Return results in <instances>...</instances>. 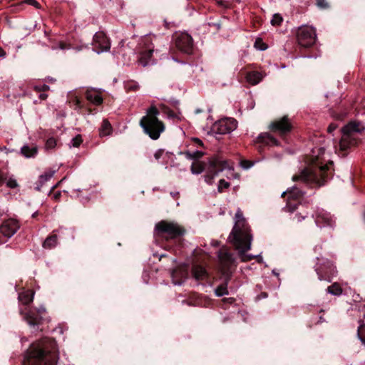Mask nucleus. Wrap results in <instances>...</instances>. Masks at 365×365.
Wrapping results in <instances>:
<instances>
[{
  "label": "nucleus",
  "mask_w": 365,
  "mask_h": 365,
  "mask_svg": "<svg viewBox=\"0 0 365 365\" xmlns=\"http://www.w3.org/2000/svg\"><path fill=\"white\" fill-rule=\"evenodd\" d=\"M56 140L53 138H48L45 144V148L46 150H51L56 147Z\"/></svg>",
  "instance_id": "obj_35"
},
{
  "label": "nucleus",
  "mask_w": 365,
  "mask_h": 365,
  "mask_svg": "<svg viewBox=\"0 0 365 365\" xmlns=\"http://www.w3.org/2000/svg\"><path fill=\"white\" fill-rule=\"evenodd\" d=\"M39 98L42 100H45L47 98V95L44 93H41L39 96Z\"/></svg>",
  "instance_id": "obj_49"
},
{
  "label": "nucleus",
  "mask_w": 365,
  "mask_h": 365,
  "mask_svg": "<svg viewBox=\"0 0 365 365\" xmlns=\"http://www.w3.org/2000/svg\"><path fill=\"white\" fill-rule=\"evenodd\" d=\"M283 21V18L279 14H275L273 15L272 19L271 20V24L273 26H279Z\"/></svg>",
  "instance_id": "obj_34"
},
{
  "label": "nucleus",
  "mask_w": 365,
  "mask_h": 365,
  "mask_svg": "<svg viewBox=\"0 0 365 365\" xmlns=\"http://www.w3.org/2000/svg\"><path fill=\"white\" fill-rule=\"evenodd\" d=\"M361 343L365 346V336L359 337Z\"/></svg>",
  "instance_id": "obj_51"
},
{
  "label": "nucleus",
  "mask_w": 365,
  "mask_h": 365,
  "mask_svg": "<svg viewBox=\"0 0 365 365\" xmlns=\"http://www.w3.org/2000/svg\"><path fill=\"white\" fill-rule=\"evenodd\" d=\"M6 52L5 51L1 48L0 47V58H4L6 56Z\"/></svg>",
  "instance_id": "obj_47"
},
{
  "label": "nucleus",
  "mask_w": 365,
  "mask_h": 365,
  "mask_svg": "<svg viewBox=\"0 0 365 365\" xmlns=\"http://www.w3.org/2000/svg\"><path fill=\"white\" fill-rule=\"evenodd\" d=\"M233 170L232 164L229 163L227 161L222 159L219 157L212 158L209 163V167L207 168V173L205 175V181L212 185L214 178L218 175V174L225 170Z\"/></svg>",
  "instance_id": "obj_6"
},
{
  "label": "nucleus",
  "mask_w": 365,
  "mask_h": 365,
  "mask_svg": "<svg viewBox=\"0 0 365 365\" xmlns=\"http://www.w3.org/2000/svg\"><path fill=\"white\" fill-rule=\"evenodd\" d=\"M358 337L365 336V324L361 325L358 329Z\"/></svg>",
  "instance_id": "obj_40"
},
{
  "label": "nucleus",
  "mask_w": 365,
  "mask_h": 365,
  "mask_svg": "<svg viewBox=\"0 0 365 365\" xmlns=\"http://www.w3.org/2000/svg\"><path fill=\"white\" fill-rule=\"evenodd\" d=\"M185 155L186 158L188 159L197 160V159L200 158L202 156L203 153L201 151H198V150L193 151V152L187 151V152L185 153Z\"/></svg>",
  "instance_id": "obj_33"
},
{
  "label": "nucleus",
  "mask_w": 365,
  "mask_h": 365,
  "mask_svg": "<svg viewBox=\"0 0 365 365\" xmlns=\"http://www.w3.org/2000/svg\"><path fill=\"white\" fill-rule=\"evenodd\" d=\"M46 312V309L43 307H40L37 309H31L28 312H25L22 309H20V314L24 315V319L31 327H35L39 324L41 319L42 314Z\"/></svg>",
  "instance_id": "obj_12"
},
{
  "label": "nucleus",
  "mask_w": 365,
  "mask_h": 365,
  "mask_svg": "<svg viewBox=\"0 0 365 365\" xmlns=\"http://www.w3.org/2000/svg\"><path fill=\"white\" fill-rule=\"evenodd\" d=\"M155 231L157 235L165 237L167 239L175 238L182 235L185 230L178 223L162 220L157 223L155 227Z\"/></svg>",
  "instance_id": "obj_7"
},
{
  "label": "nucleus",
  "mask_w": 365,
  "mask_h": 365,
  "mask_svg": "<svg viewBox=\"0 0 365 365\" xmlns=\"http://www.w3.org/2000/svg\"><path fill=\"white\" fill-rule=\"evenodd\" d=\"M304 194V192L296 186H294L290 189H288L286 191H284L282 193V197L288 195L287 203L285 207V209H287L289 212L294 211L297 208V205L294 204V205H292L291 200H298L303 197Z\"/></svg>",
  "instance_id": "obj_16"
},
{
  "label": "nucleus",
  "mask_w": 365,
  "mask_h": 365,
  "mask_svg": "<svg viewBox=\"0 0 365 365\" xmlns=\"http://www.w3.org/2000/svg\"><path fill=\"white\" fill-rule=\"evenodd\" d=\"M6 183V186L9 188H16L18 186L16 180L13 177H8V175L0 171V185Z\"/></svg>",
  "instance_id": "obj_22"
},
{
  "label": "nucleus",
  "mask_w": 365,
  "mask_h": 365,
  "mask_svg": "<svg viewBox=\"0 0 365 365\" xmlns=\"http://www.w3.org/2000/svg\"><path fill=\"white\" fill-rule=\"evenodd\" d=\"M55 170H48L45 172L39 177V183L42 186L46 182L49 180L55 174Z\"/></svg>",
  "instance_id": "obj_31"
},
{
  "label": "nucleus",
  "mask_w": 365,
  "mask_h": 365,
  "mask_svg": "<svg viewBox=\"0 0 365 365\" xmlns=\"http://www.w3.org/2000/svg\"><path fill=\"white\" fill-rule=\"evenodd\" d=\"M258 140L259 142L269 145H277V140L267 133L260 134L258 137Z\"/></svg>",
  "instance_id": "obj_25"
},
{
  "label": "nucleus",
  "mask_w": 365,
  "mask_h": 365,
  "mask_svg": "<svg viewBox=\"0 0 365 365\" xmlns=\"http://www.w3.org/2000/svg\"><path fill=\"white\" fill-rule=\"evenodd\" d=\"M86 97L88 101L94 105L98 106L103 103V98L100 91L94 88L88 89L86 92Z\"/></svg>",
  "instance_id": "obj_20"
},
{
  "label": "nucleus",
  "mask_w": 365,
  "mask_h": 365,
  "mask_svg": "<svg viewBox=\"0 0 365 365\" xmlns=\"http://www.w3.org/2000/svg\"><path fill=\"white\" fill-rule=\"evenodd\" d=\"M218 4H219L220 5H222V6H225V5L224 4V3H223L222 1H218Z\"/></svg>",
  "instance_id": "obj_54"
},
{
  "label": "nucleus",
  "mask_w": 365,
  "mask_h": 365,
  "mask_svg": "<svg viewBox=\"0 0 365 365\" xmlns=\"http://www.w3.org/2000/svg\"><path fill=\"white\" fill-rule=\"evenodd\" d=\"M237 122L232 118H225L215 122L212 131L215 134L225 135L231 133L237 128Z\"/></svg>",
  "instance_id": "obj_11"
},
{
  "label": "nucleus",
  "mask_w": 365,
  "mask_h": 365,
  "mask_svg": "<svg viewBox=\"0 0 365 365\" xmlns=\"http://www.w3.org/2000/svg\"><path fill=\"white\" fill-rule=\"evenodd\" d=\"M158 41L156 36H148L144 40L145 47L140 52L138 62L143 66H146L150 63H153V54L158 50L155 49V44Z\"/></svg>",
  "instance_id": "obj_8"
},
{
  "label": "nucleus",
  "mask_w": 365,
  "mask_h": 365,
  "mask_svg": "<svg viewBox=\"0 0 365 365\" xmlns=\"http://www.w3.org/2000/svg\"><path fill=\"white\" fill-rule=\"evenodd\" d=\"M316 272L320 281L324 280L330 282L337 274L336 267L328 259L319 263L316 267Z\"/></svg>",
  "instance_id": "obj_10"
},
{
  "label": "nucleus",
  "mask_w": 365,
  "mask_h": 365,
  "mask_svg": "<svg viewBox=\"0 0 365 365\" xmlns=\"http://www.w3.org/2000/svg\"><path fill=\"white\" fill-rule=\"evenodd\" d=\"M204 170V166L200 162H195L191 166V172L192 174H200Z\"/></svg>",
  "instance_id": "obj_32"
},
{
  "label": "nucleus",
  "mask_w": 365,
  "mask_h": 365,
  "mask_svg": "<svg viewBox=\"0 0 365 365\" xmlns=\"http://www.w3.org/2000/svg\"><path fill=\"white\" fill-rule=\"evenodd\" d=\"M296 217H297V220L299 222L302 221L304 217H302L300 215H296Z\"/></svg>",
  "instance_id": "obj_50"
},
{
  "label": "nucleus",
  "mask_w": 365,
  "mask_h": 365,
  "mask_svg": "<svg viewBox=\"0 0 365 365\" xmlns=\"http://www.w3.org/2000/svg\"><path fill=\"white\" fill-rule=\"evenodd\" d=\"M192 274L197 280H203L207 275L205 269L200 265H195L192 267Z\"/></svg>",
  "instance_id": "obj_24"
},
{
  "label": "nucleus",
  "mask_w": 365,
  "mask_h": 365,
  "mask_svg": "<svg viewBox=\"0 0 365 365\" xmlns=\"http://www.w3.org/2000/svg\"><path fill=\"white\" fill-rule=\"evenodd\" d=\"M60 48L61 49H66V46L63 43H60Z\"/></svg>",
  "instance_id": "obj_52"
},
{
  "label": "nucleus",
  "mask_w": 365,
  "mask_h": 365,
  "mask_svg": "<svg viewBox=\"0 0 365 365\" xmlns=\"http://www.w3.org/2000/svg\"><path fill=\"white\" fill-rule=\"evenodd\" d=\"M34 297V292L32 290H24L19 294V300L22 304L27 305L33 302Z\"/></svg>",
  "instance_id": "obj_21"
},
{
  "label": "nucleus",
  "mask_w": 365,
  "mask_h": 365,
  "mask_svg": "<svg viewBox=\"0 0 365 365\" xmlns=\"http://www.w3.org/2000/svg\"><path fill=\"white\" fill-rule=\"evenodd\" d=\"M175 45L182 52L190 54L193 49V43L191 36L187 33H181L176 36Z\"/></svg>",
  "instance_id": "obj_13"
},
{
  "label": "nucleus",
  "mask_w": 365,
  "mask_h": 365,
  "mask_svg": "<svg viewBox=\"0 0 365 365\" xmlns=\"http://www.w3.org/2000/svg\"><path fill=\"white\" fill-rule=\"evenodd\" d=\"M171 195H173V196H175V195H178V192H176V193H171Z\"/></svg>",
  "instance_id": "obj_55"
},
{
  "label": "nucleus",
  "mask_w": 365,
  "mask_h": 365,
  "mask_svg": "<svg viewBox=\"0 0 365 365\" xmlns=\"http://www.w3.org/2000/svg\"><path fill=\"white\" fill-rule=\"evenodd\" d=\"M162 153H163V151H161V150H158L157 152H155V153L154 154L155 158L156 160H158L160 158Z\"/></svg>",
  "instance_id": "obj_46"
},
{
  "label": "nucleus",
  "mask_w": 365,
  "mask_h": 365,
  "mask_svg": "<svg viewBox=\"0 0 365 365\" xmlns=\"http://www.w3.org/2000/svg\"><path fill=\"white\" fill-rule=\"evenodd\" d=\"M316 3L319 8L326 9L328 7V3L326 0H316Z\"/></svg>",
  "instance_id": "obj_38"
},
{
  "label": "nucleus",
  "mask_w": 365,
  "mask_h": 365,
  "mask_svg": "<svg viewBox=\"0 0 365 365\" xmlns=\"http://www.w3.org/2000/svg\"><path fill=\"white\" fill-rule=\"evenodd\" d=\"M57 235H52L48 237L43 243V247L46 249H51L57 245Z\"/></svg>",
  "instance_id": "obj_28"
},
{
  "label": "nucleus",
  "mask_w": 365,
  "mask_h": 365,
  "mask_svg": "<svg viewBox=\"0 0 365 365\" xmlns=\"http://www.w3.org/2000/svg\"><path fill=\"white\" fill-rule=\"evenodd\" d=\"M229 240L239 251V255L242 262H248L259 257L258 255L245 254L251 248L252 236L250 233V228L240 209H238L235 214V225L229 236Z\"/></svg>",
  "instance_id": "obj_2"
},
{
  "label": "nucleus",
  "mask_w": 365,
  "mask_h": 365,
  "mask_svg": "<svg viewBox=\"0 0 365 365\" xmlns=\"http://www.w3.org/2000/svg\"><path fill=\"white\" fill-rule=\"evenodd\" d=\"M126 88L128 90H133L135 91L139 88V86L136 83H128L126 85Z\"/></svg>",
  "instance_id": "obj_41"
},
{
  "label": "nucleus",
  "mask_w": 365,
  "mask_h": 365,
  "mask_svg": "<svg viewBox=\"0 0 365 365\" xmlns=\"http://www.w3.org/2000/svg\"><path fill=\"white\" fill-rule=\"evenodd\" d=\"M327 291L329 294L334 296H339L343 292L340 284L337 282H334L331 286L328 287Z\"/></svg>",
  "instance_id": "obj_29"
},
{
  "label": "nucleus",
  "mask_w": 365,
  "mask_h": 365,
  "mask_svg": "<svg viewBox=\"0 0 365 365\" xmlns=\"http://www.w3.org/2000/svg\"><path fill=\"white\" fill-rule=\"evenodd\" d=\"M314 217L315 222L319 227L332 226L334 222L333 217L330 215V213L327 212L323 209L317 210Z\"/></svg>",
  "instance_id": "obj_18"
},
{
  "label": "nucleus",
  "mask_w": 365,
  "mask_h": 365,
  "mask_svg": "<svg viewBox=\"0 0 365 365\" xmlns=\"http://www.w3.org/2000/svg\"><path fill=\"white\" fill-rule=\"evenodd\" d=\"M323 148H316L312 150V166L304 168L298 175L292 177L293 181H300L310 186L320 187L327 180L329 175V165H322V156L324 154Z\"/></svg>",
  "instance_id": "obj_1"
},
{
  "label": "nucleus",
  "mask_w": 365,
  "mask_h": 365,
  "mask_svg": "<svg viewBox=\"0 0 365 365\" xmlns=\"http://www.w3.org/2000/svg\"><path fill=\"white\" fill-rule=\"evenodd\" d=\"M19 222L14 219H8L3 222L0 227V232L5 237H11L19 229Z\"/></svg>",
  "instance_id": "obj_17"
},
{
  "label": "nucleus",
  "mask_w": 365,
  "mask_h": 365,
  "mask_svg": "<svg viewBox=\"0 0 365 365\" xmlns=\"http://www.w3.org/2000/svg\"><path fill=\"white\" fill-rule=\"evenodd\" d=\"M82 143V138L80 135H76L71 140V145L73 147H78Z\"/></svg>",
  "instance_id": "obj_37"
},
{
  "label": "nucleus",
  "mask_w": 365,
  "mask_h": 365,
  "mask_svg": "<svg viewBox=\"0 0 365 365\" xmlns=\"http://www.w3.org/2000/svg\"><path fill=\"white\" fill-rule=\"evenodd\" d=\"M21 152L26 158H34L38 153V148L36 145H25L21 148Z\"/></svg>",
  "instance_id": "obj_23"
},
{
  "label": "nucleus",
  "mask_w": 365,
  "mask_h": 365,
  "mask_svg": "<svg viewBox=\"0 0 365 365\" xmlns=\"http://www.w3.org/2000/svg\"><path fill=\"white\" fill-rule=\"evenodd\" d=\"M37 215V212H35L32 215V217H34Z\"/></svg>",
  "instance_id": "obj_56"
},
{
  "label": "nucleus",
  "mask_w": 365,
  "mask_h": 365,
  "mask_svg": "<svg viewBox=\"0 0 365 365\" xmlns=\"http://www.w3.org/2000/svg\"><path fill=\"white\" fill-rule=\"evenodd\" d=\"M255 46L261 51H264L267 48V46H265L263 43H262V46H258V41H256Z\"/></svg>",
  "instance_id": "obj_42"
},
{
  "label": "nucleus",
  "mask_w": 365,
  "mask_h": 365,
  "mask_svg": "<svg viewBox=\"0 0 365 365\" xmlns=\"http://www.w3.org/2000/svg\"><path fill=\"white\" fill-rule=\"evenodd\" d=\"M227 285H228V279H226V281L219 285L215 290V294L217 297H222L225 295H227L229 294L228 289H227Z\"/></svg>",
  "instance_id": "obj_27"
},
{
  "label": "nucleus",
  "mask_w": 365,
  "mask_h": 365,
  "mask_svg": "<svg viewBox=\"0 0 365 365\" xmlns=\"http://www.w3.org/2000/svg\"><path fill=\"white\" fill-rule=\"evenodd\" d=\"M159 114L158 108L152 106L147 109L145 115L140 120V125L143 131L153 140L158 139L165 130L164 123L158 118Z\"/></svg>",
  "instance_id": "obj_4"
},
{
  "label": "nucleus",
  "mask_w": 365,
  "mask_h": 365,
  "mask_svg": "<svg viewBox=\"0 0 365 365\" xmlns=\"http://www.w3.org/2000/svg\"><path fill=\"white\" fill-rule=\"evenodd\" d=\"M74 103L76 108H80L81 107V103L78 98H76L74 100Z\"/></svg>",
  "instance_id": "obj_44"
},
{
  "label": "nucleus",
  "mask_w": 365,
  "mask_h": 365,
  "mask_svg": "<svg viewBox=\"0 0 365 365\" xmlns=\"http://www.w3.org/2000/svg\"><path fill=\"white\" fill-rule=\"evenodd\" d=\"M292 124L289 119L287 116H284L276 120L269 125V129L274 133L280 135H284L292 130Z\"/></svg>",
  "instance_id": "obj_15"
},
{
  "label": "nucleus",
  "mask_w": 365,
  "mask_h": 365,
  "mask_svg": "<svg viewBox=\"0 0 365 365\" xmlns=\"http://www.w3.org/2000/svg\"><path fill=\"white\" fill-rule=\"evenodd\" d=\"M222 300H223L224 302L232 303L233 302V298H225Z\"/></svg>",
  "instance_id": "obj_48"
},
{
  "label": "nucleus",
  "mask_w": 365,
  "mask_h": 365,
  "mask_svg": "<svg viewBox=\"0 0 365 365\" xmlns=\"http://www.w3.org/2000/svg\"><path fill=\"white\" fill-rule=\"evenodd\" d=\"M93 44L94 47L93 49L97 53L108 51L110 47L108 38L106 36L105 33L102 31L96 33L93 36Z\"/></svg>",
  "instance_id": "obj_14"
},
{
  "label": "nucleus",
  "mask_w": 365,
  "mask_h": 365,
  "mask_svg": "<svg viewBox=\"0 0 365 365\" xmlns=\"http://www.w3.org/2000/svg\"><path fill=\"white\" fill-rule=\"evenodd\" d=\"M34 89L37 91H45L49 89L48 86L46 84L38 85L34 86Z\"/></svg>",
  "instance_id": "obj_39"
},
{
  "label": "nucleus",
  "mask_w": 365,
  "mask_h": 365,
  "mask_svg": "<svg viewBox=\"0 0 365 365\" xmlns=\"http://www.w3.org/2000/svg\"><path fill=\"white\" fill-rule=\"evenodd\" d=\"M195 140V141H196L199 145H202V142L200 139L196 138Z\"/></svg>",
  "instance_id": "obj_53"
},
{
  "label": "nucleus",
  "mask_w": 365,
  "mask_h": 365,
  "mask_svg": "<svg viewBox=\"0 0 365 365\" xmlns=\"http://www.w3.org/2000/svg\"><path fill=\"white\" fill-rule=\"evenodd\" d=\"M364 130V125L360 122L351 121L346 125L341 130L342 135L339 145L340 150L345 151L356 145Z\"/></svg>",
  "instance_id": "obj_5"
},
{
  "label": "nucleus",
  "mask_w": 365,
  "mask_h": 365,
  "mask_svg": "<svg viewBox=\"0 0 365 365\" xmlns=\"http://www.w3.org/2000/svg\"><path fill=\"white\" fill-rule=\"evenodd\" d=\"M220 262L224 272L229 270L235 264V259L232 254L226 250H221L218 255Z\"/></svg>",
  "instance_id": "obj_19"
},
{
  "label": "nucleus",
  "mask_w": 365,
  "mask_h": 365,
  "mask_svg": "<svg viewBox=\"0 0 365 365\" xmlns=\"http://www.w3.org/2000/svg\"><path fill=\"white\" fill-rule=\"evenodd\" d=\"M336 128V125L334 124H331L327 128L329 133H332Z\"/></svg>",
  "instance_id": "obj_43"
},
{
  "label": "nucleus",
  "mask_w": 365,
  "mask_h": 365,
  "mask_svg": "<svg viewBox=\"0 0 365 365\" xmlns=\"http://www.w3.org/2000/svg\"><path fill=\"white\" fill-rule=\"evenodd\" d=\"M317 35L315 29L309 26H302L297 31L298 43L304 47L312 46L316 41Z\"/></svg>",
  "instance_id": "obj_9"
},
{
  "label": "nucleus",
  "mask_w": 365,
  "mask_h": 365,
  "mask_svg": "<svg viewBox=\"0 0 365 365\" xmlns=\"http://www.w3.org/2000/svg\"><path fill=\"white\" fill-rule=\"evenodd\" d=\"M27 2L36 7H38V3L36 0H27Z\"/></svg>",
  "instance_id": "obj_45"
},
{
  "label": "nucleus",
  "mask_w": 365,
  "mask_h": 365,
  "mask_svg": "<svg viewBox=\"0 0 365 365\" xmlns=\"http://www.w3.org/2000/svg\"><path fill=\"white\" fill-rule=\"evenodd\" d=\"M247 81L249 83L252 85H256L260 82L262 78V76L260 73L257 71H253L248 73L246 76Z\"/></svg>",
  "instance_id": "obj_26"
},
{
  "label": "nucleus",
  "mask_w": 365,
  "mask_h": 365,
  "mask_svg": "<svg viewBox=\"0 0 365 365\" xmlns=\"http://www.w3.org/2000/svg\"><path fill=\"white\" fill-rule=\"evenodd\" d=\"M58 358L56 341L46 339L28 349L24 365H56Z\"/></svg>",
  "instance_id": "obj_3"
},
{
  "label": "nucleus",
  "mask_w": 365,
  "mask_h": 365,
  "mask_svg": "<svg viewBox=\"0 0 365 365\" xmlns=\"http://www.w3.org/2000/svg\"><path fill=\"white\" fill-rule=\"evenodd\" d=\"M230 187V183L225 180L222 179L219 181L218 184V191L220 192H222L224 189Z\"/></svg>",
  "instance_id": "obj_36"
},
{
  "label": "nucleus",
  "mask_w": 365,
  "mask_h": 365,
  "mask_svg": "<svg viewBox=\"0 0 365 365\" xmlns=\"http://www.w3.org/2000/svg\"><path fill=\"white\" fill-rule=\"evenodd\" d=\"M112 128L110 123L107 120H104L99 130L101 136H107L111 133Z\"/></svg>",
  "instance_id": "obj_30"
}]
</instances>
